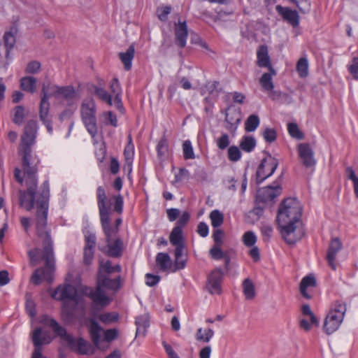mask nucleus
Listing matches in <instances>:
<instances>
[{"instance_id": "obj_41", "label": "nucleus", "mask_w": 358, "mask_h": 358, "mask_svg": "<svg viewBox=\"0 0 358 358\" xmlns=\"http://www.w3.org/2000/svg\"><path fill=\"white\" fill-rule=\"evenodd\" d=\"M171 243L176 246L184 244L182 240V230L179 227H174L169 236Z\"/></svg>"}, {"instance_id": "obj_51", "label": "nucleus", "mask_w": 358, "mask_h": 358, "mask_svg": "<svg viewBox=\"0 0 358 358\" xmlns=\"http://www.w3.org/2000/svg\"><path fill=\"white\" fill-rule=\"evenodd\" d=\"M288 132L291 136L297 139L303 138V134L300 131L298 125L296 123H289L287 125Z\"/></svg>"}, {"instance_id": "obj_23", "label": "nucleus", "mask_w": 358, "mask_h": 358, "mask_svg": "<svg viewBox=\"0 0 358 358\" xmlns=\"http://www.w3.org/2000/svg\"><path fill=\"white\" fill-rule=\"evenodd\" d=\"M188 36L187 26L185 22L175 24V41L176 44L180 48L186 45Z\"/></svg>"}, {"instance_id": "obj_17", "label": "nucleus", "mask_w": 358, "mask_h": 358, "mask_svg": "<svg viewBox=\"0 0 358 358\" xmlns=\"http://www.w3.org/2000/svg\"><path fill=\"white\" fill-rule=\"evenodd\" d=\"M222 278L223 272L220 268H215L211 271L208 277L206 285V287L210 294H220L221 293Z\"/></svg>"}, {"instance_id": "obj_7", "label": "nucleus", "mask_w": 358, "mask_h": 358, "mask_svg": "<svg viewBox=\"0 0 358 358\" xmlns=\"http://www.w3.org/2000/svg\"><path fill=\"white\" fill-rule=\"evenodd\" d=\"M346 310L345 303L341 301L335 302L324 322L323 329L326 334L329 335L338 330L344 319Z\"/></svg>"}, {"instance_id": "obj_40", "label": "nucleus", "mask_w": 358, "mask_h": 358, "mask_svg": "<svg viewBox=\"0 0 358 358\" xmlns=\"http://www.w3.org/2000/svg\"><path fill=\"white\" fill-rule=\"evenodd\" d=\"M214 335V331L211 329H203L199 328L196 334V339L198 341L208 343Z\"/></svg>"}, {"instance_id": "obj_62", "label": "nucleus", "mask_w": 358, "mask_h": 358, "mask_svg": "<svg viewBox=\"0 0 358 358\" xmlns=\"http://www.w3.org/2000/svg\"><path fill=\"white\" fill-rule=\"evenodd\" d=\"M110 89L111 92L115 96L121 95L122 90L117 78H113L110 81Z\"/></svg>"}, {"instance_id": "obj_2", "label": "nucleus", "mask_w": 358, "mask_h": 358, "mask_svg": "<svg viewBox=\"0 0 358 358\" xmlns=\"http://www.w3.org/2000/svg\"><path fill=\"white\" fill-rule=\"evenodd\" d=\"M301 214L302 207L296 199L287 198L279 206L277 222L282 238L289 245L295 244L304 234L301 230H296V226Z\"/></svg>"}, {"instance_id": "obj_5", "label": "nucleus", "mask_w": 358, "mask_h": 358, "mask_svg": "<svg viewBox=\"0 0 358 358\" xmlns=\"http://www.w3.org/2000/svg\"><path fill=\"white\" fill-rule=\"evenodd\" d=\"M106 237V245L100 250L106 255L117 258L122 256L124 243L122 240L117 236V228L111 229L107 222L101 224Z\"/></svg>"}, {"instance_id": "obj_34", "label": "nucleus", "mask_w": 358, "mask_h": 358, "mask_svg": "<svg viewBox=\"0 0 358 358\" xmlns=\"http://www.w3.org/2000/svg\"><path fill=\"white\" fill-rule=\"evenodd\" d=\"M242 286L245 299H253L256 294L253 282L250 278H246L243 281Z\"/></svg>"}, {"instance_id": "obj_25", "label": "nucleus", "mask_w": 358, "mask_h": 358, "mask_svg": "<svg viewBox=\"0 0 358 358\" xmlns=\"http://www.w3.org/2000/svg\"><path fill=\"white\" fill-rule=\"evenodd\" d=\"M257 64L261 68L271 69L273 68L271 65V59L268 52V48L265 45H260L257 52Z\"/></svg>"}, {"instance_id": "obj_31", "label": "nucleus", "mask_w": 358, "mask_h": 358, "mask_svg": "<svg viewBox=\"0 0 358 358\" xmlns=\"http://www.w3.org/2000/svg\"><path fill=\"white\" fill-rule=\"evenodd\" d=\"M316 285V280L312 275L304 277L300 283V292L302 296L306 299H310V296L307 292L308 287H314Z\"/></svg>"}, {"instance_id": "obj_54", "label": "nucleus", "mask_w": 358, "mask_h": 358, "mask_svg": "<svg viewBox=\"0 0 358 358\" xmlns=\"http://www.w3.org/2000/svg\"><path fill=\"white\" fill-rule=\"evenodd\" d=\"M243 241L246 246L251 247L256 243L257 237L252 231H249L243 234Z\"/></svg>"}, {"instance_id": "obj_38", "label": "nucleus", "mask_w": 358, "mask_h": 358, "mask_svg": "<svg viewBox=\"0 0 358 358\" xmlns=\"http://www.w3.org/2000/svg\"><path fill=\"white\" fill-rule=\"evenodd\" d=\"M219 85V83L217 81L214 82H208L204 85V86L201 88V94H208L209 96H211L212 97H216L218 95V93L217 92V87Z\"/></svg>"}, {"instance_id": "obj_36", "label": "nucleus", "mask_w": 358, "mask_h": 358, "mask_svg": "<svg viewBox=\"0 0 358 358\" xmlns=\"http://www.w3.org/2000/svg\"><path fill=\"white\" fill-rule=\"evenodd\" d=\"M256 145L255 139L250 136H243L240 142V148L242 150L250 152H252Z\"/></svg>"}, {"instance_id": "obj_11", "label": "nucleus", "mask_w": 358, "mask_h": 358, "mask_svg": "<svg viewBox=\"0 0 358 358\" xmlns=\"http://www.w3.org/2000/svg\"><path fill=\"white\" fill-rule=\"evenodd\" d=\"M278 165V160L275 158L272 157L271 155L264 158L259 165L256 173L257 182L261 183L266 178L271 176L275 172Z\"/></svg>"}, {"instance_id": "obj_42", "label": "nucleus", "mask_w": 358, "mask_h": 358, "mask_svg": "<svg viewBox=\"0 0 358 358\" xmlns=\"http://www.w3.org/2000/svg\"><path fill=\"white\" fill-rule=\"evenodd\" d=\"M259 118L257 115H250L245 122V129L247 132L254 131L259 125Z\"/></svg>"}, {"instance_id": "obj_18", "label": "nucleus", "mask_w": 358, "mask_h": 358, "mask_svg": "<svg viewBox=\"0 0 358 358\" xmlns=\"http://www.w3.org/2000/svg\"><path fill=\"white\" fill-rule=\"evenodd\" d=\"M299 157L306 168L314 167L316 164V160L314 157V152L308 143H300L298 145Z\"/></svg>"}, {"instance_id": "obj_47", "label": "nucleus", "mask_w": 358, "mask_h": 358, "mask_svg": "<svg viewBox=\"0 0 358 358\" xmlns=\"http://www.w3.org/2000/svg\"><path fill=\"white\" fill-rule=\"evenodd\" d=\"M260 230L263 241L268 242L273 236V227L268 224L264 223L262 224Z\"/></svg>"}, {"instance_id": "obj_6", "label": "nucleus", "mask_w": 358, "mask_h": 358, "mask_svg": "<svg viewBox=\"0 0 358 358\" xmlns=\"http://www.w3.org/2000/svg\"><path fill=\"white\" fill-rule=\"evenodd\" d=\"M82 121L92 138L97 134L96 109L95 101L92 98L83 100L80 106Z\"/></svg>"}, {"instance_id": "obj_9", "label": "nucleus", "mask_w": 358, "mask_h": 358, "mask_svg": "<svg viewBox=\"0 0 358 358\" xmlns=\"http://www.w3.org/2000/svg\"><path fill=\"white\" fill-rule=\"evenodd\" d=\"M25 183L27 190L19 192L20 205L29 211L34 206L38 182H34L33 180H25Z\"/></svg>"}, {"instance_id": "obj_21", "label": "nucleus", "mask_w": 358, "mask_h": 358, "mask_svg": "<svg viewBox=\"0 0 358 358\" xmlns=\"http://www.w3.org/2000/svg\"><path fill=\"white\" fill-rule=\"evenodd\" d=\"M341 248L342 243L338 238H334L331 241L327 251V260L329 266L333 270L336 269L335 260L338 252L341 250Z\"/></svg>"}, {"instance_id": "obj_22", "label": "nucleus", "mask_w": 358, "mask_h": 358, "mask_svg": "<svg viewBox=\"0 0 358 358\" xmlns=\"http://www.w3.org/2000/svg\"><path fill=\"white\" fill-rule=\"evenodd\" d=\"M277 12L282 17L283 20L289 23L292 27H296L299 24V15L296 10H292L289 8L280 5L276 6Z\"/></svg>"}, {"instance_id": "obj_46", "label": "nucleus", "mask_w": 358, "mask_h": 358, "mask_svg": "<svg viewBox=\"0 0 358 358\" xmlns=\"http://www.w3.org/2000/svg\"><path fill=\"white\" fill-rule=\"evenodd\" d=\"M119 315L116 313H102L99 316V319L101 322L105 324H110L112 322H117L118 320Z\"/></svg>"}, {"instance_id": "obj_63", "label": "nucleus", "mask_w": 358, "mask_h": 358, "mask_svg": "<svg viewBox=\"0 0 358 358\" xmlns=\"http://www.w3.org/2000/svg\"><path fill=\"white\" fill-rule=\"evenodd\" d=\"M190 218L189 213L185 211L182 213L181 216L177 221L176 226L175 227H179L182 230V228L187 224Z\"/></svg>"}, {"instance_id": "obj_33", "label": "nucleus", "mask_w": 358, "mask_h": 358, "mask_svg": "<svg viewBox=\"0 0 358 358\" xmlns=\"http://www.w3.org/2000/svg\"><path fill=\"white\" fill-rule=\"evenodd\" d=\"M136 336H144L147 328L149 327L148 316L143 315L136 318Z\"/></svg>"}, {"instance_id": "obj_55", "label": "nucleus", "mask_w": 358, "mask_h": 358, "mask_svg": "<svg viewBox=\"0 0 358 358\" xmlns=\"http://www.w3.org/2000/svg\"><path fill=\"white\" fill-rule=\"evenodd\" d=\"M212 237L213 238L214 245L222 246L223 239L224 237V233L223 230L216 229L214 230Z\"/></svg>"}, {"instance_id": "obj_28", "label": "nucleus", "mask_w": 358, "mask_h": 358, "mask_svg": "<svg viewBox=\"0 0 358 358\" xmlns=\"http://www.w3.org/2000/svg\"><path fill=\"white\" fill-rule=\"evenodd\" d=\"M134 155V146L131 142V137L129 136V143L124 148V157L125 159V165L124 169H127L130 173L131 171V166Z\"/></svg>"}, {"instance_id": "obj_52", "label": "nucleus", "mask_w": 358, "mask_h": 358, "mask_svg": "<svg viewBox=\"0 0 358 358\" xmlns=\"http://www.w3.org/2000/svg\"><path fill=\"white\" fill-rule=\"evenodd\" d=\"M267 94H268V96L273 100H276V99H278L282 97V98H285L287 103H291L293 101L292 99L290 96H289L287 94L282 93L279 91H274L273 90L271 92H267Z\"/></svg>"}, {"instance_id": "obj_20", "label": "nucleus", "mask_w": 358, "mask_h": 358, "mask_svg": "<svg viewBox=\"0 0 358 358\" xmlns=\"http://www.w3.org/2000/svg\"><path fill=\"white\" fill-rule=\"evenodd\" d=\"M281 190L282 189L278 185L268 186L258 193L257 199L262 203L271 201L281 194Z\"/></svg>"}, {"instance_id": "obj_19", "label": "nucleus", "mask_w": 358, "mask_h": 358, "mask_svg": "<svg viewBox=\"0 0 358 358\" xmlns=\"http://www.w3.org/2000/svg\"><path fill=\"white\" fill-rule=\"evenodd\" d=\"M97 285L102 289L111 290L113 292H117L122 287V279L120 276L111 279L107 275L98 274Z\"/></svg>"}, {"instance_id": "obj_29", "label": "nucleus", "mask_w": 358, "mask_h": 358, "mask_svg": "<svg viewBox=\"0 0 358 358\" xmlns=\"http://www.w3.org/2000/svg\"><path fill=\"white\" fill-rule=\"evenodd\" d=\"M103 333V329L94 320L90 321V334L93 343L96 346H99L100 338Z\"/></svg>"}, {"instance_id": "obj_30", "label": "nucleus", "mask_w": 358, "mask_h": 358, "mask_svg": "<svg viewBox=\"0 0 358 358\" xmlns=\"http://www.w3.org/2000/svg\"><path fill=\"white\" fill-rule=\"evenodd\" d=\"M17 29L15 27H10L8 31H6L3 36L4 45L6 48V58H8L10 50L14 47L15 43V34Z\"/></svg>"}, {"instance_id": "obj_8", "label": "nucleus", "mask_w": 358, "mask_h": 358, "mask_svg": "<svg viewBox=\"0 0 358 358\" xmlns=\"http://www.w3.org/2000/svg\"><path fill=\"white\" fill-rule=\"evenodd\" d=\"M19 153L22 156V166L26 180L38 182L37 172L40 159L36 154L32 152L31 148H19Z\"/></svg>"}, {"instance_id": "obj_50", "label": "nucleus", "mask_w": 358, "mask_h": 358, "mask_svg": "<svg viewBox=\"0 0 358 358\" xmlns=\"http://www.w3.org/2000/svg\"><path fill=\"white\" fill-rule=\"evenodd\" d=\"M228 158L231 162H237L241 157V152L237 146L232 145L228 149Z\"/></svg>"}, {"instance_id": "obj_39", "label": "nucleus", "mask_w": 358, "mask_h": 358, "mask_svg": "<svg viewBox=\"0 0 358 358\" xmlns=\"http://www.w3.org/2000/svg\"><path fill=\"white\" fill-rule=\"evenodd\" d=\"M184 248V244L176 245L175 264L178 269H182L185 266V259H182Z\"/></svg>"}, {"instance_id": "obj_12", "label": "nucleus", "mask_w": 358, "mask_h": 358, "mask_svg": "<svg viewBox=\"0 0 358 358\" xmlns=\"http://www.w3.org/2000/svg\"><path fill=\"white\" fill-rule=\"evenodd\" d=\"M85 294L92 300L94 307L104 308L109 305L112 301L98 285L94 289L87 288L85 291Z\"/></svg>"}, {"instance_id": "obj_35", "label": "nucleus", "mask_w": 358, "mask_h": 358, "mask_svg": "<svg viewBox=\"0 0 358 358\" xmlns=\"http://www.w3.org/2000/svg\"><path fill=\"white\" fill-rule=\"evenodd\" d=\"M156 262L162 271H166L171 268L172 264V261L169 255L164 252H159L157 255Z\"/></svg>"}, {"instance_id": "obj_32", "label": "nucleus", "mask_w": 358, "mask_h": 358, "mask_svg": "<svg viewBox=\"0 0 358 358\" xmlns=\"http://www.w3.org/2000/svg\"><path fill=\"white\" fill-rule=\"evenodd\" d=\"M37 80L34 77L25 76L20 79V87L27 92H36Z\"/></svg>"}, {"instance_id": "obj_27", "label": "nucleus", "mask_w": 358, "mask_h": 358, "mask_svg": "<svg viewBox=\"0 0 358 358\" xmlns=\"http://www.w3.org/2000/svg\"><path fill=\"white\" fill-rule=\"evenodd\" d=\"M135 48L134 45H131L125 52H120L119 58L124 64V68L126 71H129L131 69L132 60L134 57Z\"/></svg>"}, {"instance_id": "obj_43", "label": "nucleus", "mask_w": 358, "mask_h": 358, "mask_svg": "<svg viewBox=\"0 0 358 358\" xmlns=\"http://www.w3.org/2000/svg\"><path fill=\"white\" fill-rule=\"evenodd\" d=\"M296 71L301 78H306L308 75V62L306 57L299 59L296 66Z\"/></svg>"}, {"instance_id": "obj_24", "label": "nucleus", "mask_w": 358, "mask_h": 358, "mask_svg": "<svg viewBox=\"0 0 358 358\" xmlns=\"http://www.w3.org/2000/svg\"><path fill=\"white\" fill-rule=\"evenodd\" d=\"M42 97L40 103V107H39V116L41 120H45L49 117V109H50V103L48 101V99L52 96L50 95V93L49 92V90L46 87V85H43L42 87Z\"/></svg>"}, {"instance_id": "obj_64", "label": "nucleus", "mask_w": 358, "mask_h": 358, "mask_svg": "<svg viewBox=\"0 0 358 358\" xmlns=\"http://www.w3.org/2000/svg\"><path fill=\"white\" fill-rule=\"evenodd\" d=\"M41 250L39 248H34L29 252V256L30 257L31 264L35 266L38 264L39 260V255Z\"/></svg>"}, {"instance_id": "obj_13", "label": "nucleus", "mask_w": 358, "mask_h": 358, "mask_svg": "<svg viewBox=\"0 0 358 358\" xmlns=\"http://www.w3.org/2000/svg\"><path fill=\"white\" fill-rule=\"evenodd\" d=\"M96 200L100 223H105L108 220V212L111 210V208L108 201L106 190L102 186H99L96 189Z\"/></svg>"}, {"instance_id": "obj_15", "label": "nucleus", "mask_w": 358, "mask_h": 358, "mask_svg": "<svg viewBox=\"0 0 358 358\" xmlns=\"http://www.w3.org/2000/svg\"><path fill=\"white\" fill-rule=\"evenodd\" d=\"M37 128V123L34 120H30L27 123L19 148H31L35 142Z\"/></svg>"}, {"instance_id": "obj_60", "label": "nucleus", "mask_w": 358, "mask_h": 358, "mask_svg": "<svg viewBox=\"0 0 358 358\" xmlns=\"http://www.w3.org/2000/svg\"><path fill=\"white\" fill-rule=\"evenodd\" d=\"M348 71L355 79L358 80V57L353 58L352 64L348 66Z\"/></svg>"}, {"instance_id": "obj_56", "label": "nucleus", "mask_w": 358, "mask_h": 358, "mask_svg": "<svg viewBox=\"0 0 358 358\" xmlns=\"http://www.w3.org/2000/svg\"><path fill=\"white\" fill-rule=\"evenodd\" d=\"M264 140L268 143H273L276 140L277 134L274 129L266 128L262 133Z\"/></svg>"}, {"instance_id": "obj_49", "label": "nucleus", "mask_w": 358, "mask_h": 358, "mask_svg": "<svg viewBox=\"0 0 358 358\" xmlns=\"http://www.w3.org/2000/svg\"><path fill=\"white\" fill-rule=\"evenodd\" d=\"M112 199L114 201L113 211L118 214H121L123 211V197L121 194L114 195L112 196Z\"/></svg>"}, {"instance_id": "obj_44", "label": "nucleus", "mask_w": 358, "mask_h": 358, "mask_svg": "<svg viewBox=\"0 0 358 358\" xmlns=\"http://www.w3.org/2000/svg\"><path fill=\"white\" fill-rule=\"evenodd\" d=\"M94 92L101 101L107 103L109 106L113 104L111 95L103 87H94Z\"/></svg>"}, {"instance_id": "obj_58", "label": "nucleus", "mask_w": 358, "mask_h": 358, "mask_svg": "<svg viewBox=\"0 0 358 358\" xmlns=\"http://www.w3.org/2000/svg\"><path fill=\"white\" fill-rule=\"evenodd\" d=\"M221 248L222 246L213 245L210 248L209 253L213 259L216 260L222 259L224 255L225 254V252H223Z\"/></svg>"}, {"instance_id": "obj_59", "label": "nucleus", "mask_w": 358, "mask_h": 358, "mask_svg": "<svg viewBox=\"0 0 358 358\" xmlns=\"http://www.w3.org/2000/svg\"><path fill=\"white\" fill-rule=\"evenodd\" d=\"M113 266L111 262L107 260L104 262L103 260H101L99 262V274H102L101 272L103 271L108 274L113 273Z\"/></svg>"}, {"instance_id": "obj_48", "label": "nucleus", "mask_w": 358, "mask_h": 358, "mask_svg": "<svg viewBox=\"0 0 358 358\" xmlns=\"http://www.w3.org/2000/svg\"><path fill=\"white\" fill-rule=\"evenodd\" d=\"M301 312L304 316L309 317V319L311 320V322L313 324H315L317 327L319 325V321H318L317 318L316 317V316L314 315V313L310 310L309 305H308V304L303 305L301 307Z\"/></svg>"}, {"instance_id": "obj_45", "label": "nucleus", "mask_w": 358, "mask_h": 358, "mask_svg": "<svg viewBox=\"0 0 358 358\" xmlns=\"http://www.w3.org/2000/svg\"><path fill=\"white\" fill-rule=\"evenodd\" d=\"M183 155L185 159H193L195 155L190 141L187 140L182 144Z\"/></svg>"}, {"instance_id": "obj_26", "label": "nucleus", "mask_w": 358, "mask_h": 358, "mask_svg": "<svg viewBox=\"0 0 358 358\" xmlns=\"http://www.w3.org/2000/svg\"><path fill=\"white\" fill-rule=\"evenodd\" d=\"M276 73L274 68H271V69H268V72L262 74L259 78V84L264 91L270 92L274 89L273 76H275Z\"/></svg>"}, {"instance_id": "obj_57", "label": "nucleus", "mask_w": 358, "mask_h": 358, "mask_svg": "<svg viewBox=\"0 0 358 358\" xmlns=\"http://www.w3.org/2000/svg\"><path fill=\"white\" fill-rule=\"evenodd\" d=\"M41 69V63L38 61H31L28 63L25 68V72L30 74H36Z\"/></svg>"}, {"instance_id": "obj_1", "label": "nucleus", "mask_w": 358, "mask_h": 358, "mask_svg": "<svg viewBox=\"0 0 358 358\" xmlns=\"http://www.w3.org/2000/svg\"><path fill=\"white\" fill-rule=\"evenodd\" d=\"M49 196V183L45 181L41 187L40 197L36 201V231L38 237L43 239V259L45 262V266L37 268L31 277L30 281L35 285H40L43 280L51 282L53 278L55 259L52 241L46 230Z\"/></svg>"}, {"instance_id": "obj_14", "label": "nucleus", "mask_w": 358, "mask_h": 358, "mask_svg": "<svg viewBox=\"0 0 358 358\" xmlns=\"http://www.w3.org/2000/svg\"><path fill=\"white\" fill-rule=\"evenodd\" d=\"M96 243V237L94 234L90 232L85 234L83 248V264L85 266H90L92 263Z\"/></svg>"}, {"instance_id": "obj_53", "label": "nucleus", "mask_w": 358, "mask_h": 358, "mask_svg": "<svg viewBox=\"0 0 358 358\" xmlns=\"http://www.w3.org/2000/svg\"><path fill=\"white\" fill-rule=\"evenodd\" d=\"M24 109L22 106H18L15 108V114L13 119L14 123L17 124H22L24 120Z\"/></svg>"}, {"instance_id": "obj_61", "label": "nucleus", "mask_w": 358, "mask_h": 358, "mask_svg": "<svg viewBox=\"0 0 358 358\" xmlns=\"http://www.w3.org/2000/svg\"><path fill=\"white\" fill-rule=\"evenodd\" d=\"M230 143L229 138L228 134H222L217 141V147L220 150H224L227 148Z\"/></svg>"}, {"instance_id": "obj_3", "label": "nucleus", "mask_w": 358, "mask_h": 358, "mask_svg": "<svg viewBox=\"0 0 358 358\" xmlns=\"http://www.w3.org/2000/svg\"><path fill=\"white\" fill-rule=\"evenodd\" d=\"M52 297L63 301V315L71 317L76 313L75 308L80 302V298L74 286L69 284L60 285L52 292Z\"/></svg>"}, {"instance_id": "obj_4", "label": "nucleus", "mask_w": 358, "mask_h": 358, "mask_svg": "<svg viewBox=\"0 0 358 358\" xmlns=\"http://www.w3.org/2000/svg\"><path fill=\"white\" fill-rule=\"evenodd\" d=\"M47 324L71 350L76 351L80 355L91 353V345L86 341L82 338L76 341L72 335L68 334L66 330L60 326L56 320L48 319Z\"/></svg>"}, {"instance_id": "obj_37", "label": "nucleus", "mask_w": 358, "mask_h": 358, "mask_svg": "<svg viewBox=\"0 0 358 358\" xmlns=\"http://www.w3.org/2000/svg\"><path fill=\"white\" fill-rule=\"evenodd\" d=\"M209 217L213 228L217 229L224 222V215L219 210H213L210 212Z\"/></svg>"}, {"instance_id": "obj_10", "label": "nucleus", "mask_w": 358, "mask_h": 358, "mask_svg": "<svg viewBox=\"0 0 358 358\" xmlns=\"http://www.w3.org/2000/svg\"><path fill=\"white\" fill-rule=\"evenodd\" d=\"M31 339L34 345L31 358H46L42 355V345L49 344L52 341L50 334L38 327L33 331Z\"/></svg>"}, {"instance_id": "obj_16", "label": "nucleus", "mask_w": 358, "mask_h": 358, "mask_svg": "<svg viewBox=\"0 0 358 358\" xmlns=\"http://www.w3.org/2000/svg\"><path fill=\"white\" fill-rule=\"evenodd\" d=\"M46 87L49 90V92L52 96H62L69 105L72 104L73 101L76 99V92L71 86L59 87L55 85H48Z\"/></svg>"}]
</instances>
